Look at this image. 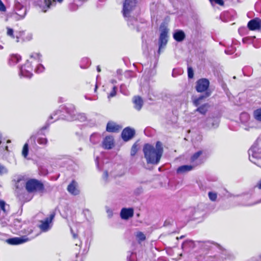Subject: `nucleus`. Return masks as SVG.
Here are the masks:
<instances>
[{"mask_svg":"<svg viewBox=\"0 0 261 261\" xmlns=\"http://www.w3.org/2000/svg\"><path fill=\"white\" fill-rule=\"evenodd\" d=\"M60 112H61L60 110L57 111V112H56V113L55 114L51 115L50 116L49 119H52L54 118V117H55V120H57L59 118V117H56V115H57L58 113H59Z\"/></svg>","mask_w":261,"mask_h":261,"instance_id":"a18cd8bd","label":"nucleus"},{"mask_svg":"<svg viewBox=\"0 0 261 261\" xmlns=\"http://www.w3.org/2000/svg\"><path fill=\"white\" fill-rule=\"evenodd\" d=\"M225 53H226V54H231V53H228V50H226L225 51Z\"/></svg>","mask_w":261,"mask_h":261,"instance_id":"680f3d73","label":"nucleus"},{"mask_svg":"<svg viewBox=\"0 0 261 261\" xmlns=\"http://www.w3.org/2000/svg\"><path fill=\"white\" fill-rule=\"evenodd\" d=\"M260 202H261V199L259 201L255 202L254 204H256Z\"/></svg>","mask_w":261,"mask_h":261,"instance_id":"0e129e2a","label":"nucleus"},{"mask_svg":"<svg viewBox=\"0 0 261 261\" xmlns=\"http://www.w3.org/2000/svg\"><path fill=\"white\" fill-rule=\"evenodd\" d=\"M143 152L147 164H158L162 156L163 149L161 142L158 141L155 147L148 144L144 146Z\"/></svg>","mask_w":261,"mask_h":261,"instance_id":"f257e3e1","label":"nucleus"},{"mask_svg":"<svg viewBox=\"0 0 261 261\" xmlns=\"http://www.w3.org/2000/svg\"><path fill=\"white\" fill-rule=\"evenodd\" d=\"M253 115L256 120L261 122V108L255 110L253 112Z\"/></svg>","mask_w":261,"mask_h":261,"instance_id":"c85d7f7f","label":"nucleus"},{"mask_svg":"<svg viewBox=\"0 0 261 261\" xmlns=\"http://www.w3.org/2000/svg\"><path fill=\"white\" fill-rule=\"evenodd\" d=\"M65 111L67 114L66 116V119L68 121H72L76 119H79L83 121L86 119V117L84 114L76 115L74 107L72 105H68L64 107Z\"/></svg>","mask_w":261,"mask_h":261,"instance_id":"39448f33","label":"nucleus"},{"mask_svg":"<svg viewBox=\"0 0 261 261\" xmlns=\"http://www.w3.org/2000/svg\"><path fill=\"white\" fill-rule=\"evenodd\" d=\"M211 3L215 2V3L220 5L223 6L224 5V2L223 0H209Z\"/></svg>","mask_w":261,"mask_h":261,"instance_id":"37998d69","label":"nucleus"},{"mask_svg":"<svg viewBox=\"0 0 261 261\" xmlns=\"http://www.w3.org/2000/svg\"><path fill=\"white\" fill-rule=\"evenodd\" d=\"M188 77L189 79H192L193 77L194 73H193V70L191 67H188Z\"/></svg>","mask_w":261,"mask_h":261,"instance_id":"a19ab883","label":"nucleus"},{"mask_svg":"<svg viewBox=\"0 0 261 261\" xmlns=\"http://www.w3.org/2000/svg\"><path fill=\"white\" fill-rule=\"evenodd\" d=\"M195 167L193 165H185L179 166L176 170L178 174H185L192 171Z\"/></svg>","mask_w":261,"mask_h":261,"instance_id":"f3484780","label":"nucleus"},{"mask_svg":"<svg viewBox=\"0 0 261 261\" xmlns=\"http://www.w3.org/2000/svg\"><path fill=\"white\" fill-rule=\"evenodd\" d=\"M30 63L32 64L33 62L36 63H40L42 62L41 55L39 53H34L30 55Z\"/></svg>","mask_w":261,"mask_h":261,"instance_id":"b1692460","label":"nucleus"},{"mask_svg":"<svg viewBox=\"0 0 261 261\" xmlns=\"http://www.w3.org/2000/svg\"><path fill=\"white\" fill-rule=\"evenodd\" d=\"M136 237L139 241H143L146 239L145 236L142 232H137Z\"/></svg>","mask_w":261,"mask_h":261,"instance_id":"c9c22d12","label":"nucleus"},{"mask_svg":"<svg viewBox=\"0 0 261 261\" xmlns=\"http://www.w3.org/2000/svg\"><path fill=\"white\" fill-rule=\"evenodd\" d=\"M114 146V139L112 137H106L103 141L102 146L105 149H111Z\"/></svg>","mask_w":261,"mask_h":261,"instance_id":"a211bd4d","label":"nucleus"},{"mask_svg":"<svg viewBox=\"0 0 261 261\" xmlns=\"http://www.w3.org/2000/svg\"><path fill=\"white\" fill-rule=\"evenodd\" d=\"M67 191L71 194L76 195L79 194V191L77 188V183L74 180L68 186Z\"/></svg>","mask_w":261,"mask_h":261,"instance_id":"aec40b11","label":"nucleus"},{"mask_svg":"<svg viewBox=\"0 0 261 261\" xmlns=\"http://www.w3.org/2000/svg\"><path fill=\"white\" fill-rule=\"evenodd\" d=\"M37 141L40 144L45 145L47 142V140L45 138H39L38 139Z\"/></svg>","mask_w":261,"mask_h":261,"instance_id":"58836bf2","label":"nucleus"},{"mask_svg":"<svg viewBox=\"0 0 261 261\" xmlns=\"http://www.w3.org/2000/svg\"><path fill=\"white\" fill-rule=\"evenodd\" d=\"M116 89H117V87L116 86H114L113 87L112 90L111 91V92L110 93L109 95H108L109 98H110L111 97H113L116 95Z\"/></svg>","mask_w":261,"mask_h":261,"instance_id":"ea45409f","label":"nucleus"},{"mask_svg":"<svg viewBox=\"0 0 261 261\" xmlns=\"http://www.w3.org/2000/svg\"><path fill=\"white\" fill-rule=\"evenodd\" d=\"M133 102L134 103V108L138 111H140L143 104L142 99L139 96H135L133 99Z\"/></svg>","mask_w":261,"mask_h":261,"instance_id":"4be33fe9","label":"nucleus"},{"mask_svg":"<svg viewBox=\"0 0 261 261\" xmlns=\"http://www.w3.org/2000/svg\"><path fill=\"white\" fill-rule=\"evenodd\" d=\"M0 223L3 227H5L7 225L8 220L5 218H0Z\"/></svg>","mask_w":261,"mask_h":261,"instance_id":"79ce46f5","label":"nucleus"},{"mask_svg":"<svg viewBox=\"0 0 261 261\" xmlns=\"http://www.w3.org/2000/svg\"><path fill=\"white\" fill-rule=\"evenodd\" d=\"M138 151L137 145L135 143L131 148L130 154L132 156H134L136 154Z\"/></svg>","mask_w":261,"mask_h":261,"instance_id":"e433bc0d","label":"nucleus"},{"mask_svg":"<svg viewBox=\"0 0 261 261\" xmlns=\"http://www.w3.org/2000/svg\"><path fill=\"white\" fill-rule=\"evenodd\" d=\"M219 122L217 120H214L213 123V126L214 127H217L218 126Z\"/></svg>","mask_w":261,"mask_h":261,"instance_id":"de8ad7c7","label":"nucleus"},{"mask_svg":"<svg viewBox=\"0 0 261 261\" xmlns=\"http://www.w3.org/2000/svg\"><path fill=\"white\" fill-rule=\"evenodd\" d=\"M204 244L207 249H211L212 245L216 246L218 247H219V245L217 243H212L210 241H205L204 242Z\"/></svg>","mask_w":261,"mask_h":261,"instance_id":"f704fd0d","label":"nucleus"},{"mask_svg":"<svg viewBox=\"0 0 261 261\" xmlns=\"http://www.w3.org/2000/svg\"><path fill=\"white\" fill-rule=\"evenodd\" d=\"M73 237L74 238H76V234H75V233H73Z\"/></svg>","mask_w":261,"mask_h":261,"instance_id":"052dcab7","label":"nucleus"},{"mask_svg":"<svg viewBox=\"0 0 261 261\" xmlns=\"http://www.w3.org/2000/svg\"><path fill=\"white\" fill-rule=\"evenodd\" d=\"M97 70L98 72H100L101 71L100 68L99 66L97 67Z\"/></svg>","mask_w":261,"mask_h":261,"instance_id":"13d9d810","label":"nucleus"},{"mask_svg":"<svg viewBox=\"0 0 261 261\" xmlns=\"http://www.w3.org/2000/svg\"><path fill=\"white\" fill-rule=\"evenodd\" d=\"M133 255V253H131L129 257L128 256H127V258L128 261H132V260L130 259V255Z\"/></svg>","mask_w":261,"mask_h":261,"instance_id":"864d4df0","label":"nucleus"},{"mask_svg":"<svg viewBox=\"0 0 261 261\" xmlns=\"http://www.w3.org/2000/svg\"><path fill=\"white\" fill-rule=\"evenodd\" d=\"M35 138L33 136L31 137L30 139L28 140V142H35Z\"/></svg>","mask_w":261,"mask_h":261,"instance_id":"8fccbe9b","label":"nucleus"},{"mask_svg":"<svg viewBox=\"0 0 261 261\" xmlns=\"http://www.w3.org/2000/svg\"><path fill=\"white\" fill-rule=\"evenodd\" d=\"M15 222H19V221H18V220H16L15 221Z\"/></svg>","mask_w":261,"mask_h":261,"instance_id":"774afa93","label":"nucleus"},{"mask_svg":"<svg viewBox=\"0 0 261 261\" xmlns=\"http://www.w3.org/2000/svg\"><path fill=\"white\" fill-rule=\"evenodd\" d=\"M97 88V86L96 85V86H95V91H96Z\"/></svg>","mask_w":261,"mask_h":261,"instance_id":"69168bd1","label":"nucleus"},{"mask_svg":"<svg viewBox=\"0 0 261 261\" xmlns=\"http://www.w3.org/2000/svg\"><path fill=\"white\" fill-rule=\"evenodd\" d=\"M19 41V37L18 36H16V42H18Z\"/></svg>","mask_w":261,"mask_h":261,"instance_id":"6e6d98bb","label":"nucleus"},{"mask_svg":"<svg viewBox=\"0 0 261 261\" xmlns=\"http://www.w3.org/2000/svg\"><path fill=\"white\" fill-rule=\"evenodd\" d=\"M38 64L37 65L35 71L37 73H41L44 71L45 68L43 65L40 63H38Z\"/></svg>","mask_w":261,"mask_h":261,"instance_id":"72a5a7b5","label":"nucleus"},{"mask_svg":"<svg viewBox=\"0 0 261 261\" xmlns=\"http://www.w3.org/2000/svg\"><path fill=\"white\" fill-rule=\"evenodd\" d=\"M194 247V242L192 240H187L182 244V248L183 249L187 248H193Z\"/></svg>","mask_w":261,"mask_h":261,"instance_id":"a878e982","label":"nucleus"},{"mask_svg":"<svg viewBox=\"0 0 261 261\" xmlns=\"http://www.w3.org/2000/svg\"><path fill=\"white\" fill-rule=\"evenodd\" d=\"M256 187H257L258 189H261V179L259 180Z\"/></svg>","mask_w":261,"mask_h":261,"instance_id":"3c124183","label":"nucleus"},{"mask_svg":"<svg viewBox=\"0 0 261 261\" xmlns=\"http://www.w3.org/2000/svg\"><path fill=\"white\" fill-rule=\"evenodd\" d=\"M29 152V145L28 143H26L24 144L22 150V155L23 156H24L25 158H27V156L28 155Z\"/></svg>","mask_w":261,"mask_h":261,"instance_id":"7c9ffc66","label":"nucleus"},{"mask_svg":"<svg viewBox=\"0 0 261 261\" xmlns=\"http://www.w3.org/2000/svg\"><path fill=\"white\" fill-rule=\"evenodd\" d=\"M56 0H37L35 2V5L43 12H46L52 6L56 4Z\"/></svg>","mask_w":261,"mask_h":261,"instance_id":"9d476101","label":"nucleus"},{"mask_svg":"<svg viewBox=\"0 0 261 261\" xmlns=\"http://www.w3.org/2000/svg\"><path fill=\"white\" fill-rule=\"evenodd\" d=\"M136 0H125L123 6V15L127 19L128 26L132 29L139 31L138 22L135 17H130V13L136 6Z\"/></svg>","mask_w":261,"mask_h":261,"instance_id":"f03ea898","label":"nucleus"},{"mask_svg":"<svg viewBox=\"0 0 261 261\" xmlns=\"http://www.w3.org/2000/svg\"><path fill=\"white\" fill-rule=\"evenodd\" d=\"M6 10V8L4 4L3 3L1 0H0V11L1 12H5Z\"/></svg>","mask_w":261,"mask_h":261,"instance_id":"c03bdc74","label":"nucleus"},{"mask_svg":"<svg viewBox=\"0 0 261 261\" xmlns=\"http://www.w3.org/2000/svg\"><path fill=\"white\" fill-rule=\"evenodd\" d=\"M55 214L53 213L50 214L49 217L45 218L44 221H42L41 224L39 226L40 228L43 231H46L48 230L50 227V224L54 218Z\"/></svg>","mask_w":261,"mask_h":261,"instance_id":"f8f14e48","label":"nucleus"},{"mask_svg":"<svg viewBox=\"0 0 261 261\" xmlns=\"http://www.w3.org/2000/svg\"><path fill=\"white\" fill-rule=\"evenodd\" d=\"M7 34L8 36L11 37L12 38L14 39L15 36L14 35V31L12 29L10 28L9 27L7 28Z\"/></svg>","mask_w":261,"mask_h":261,"instance_id":"4c0bfd02","label":"nucleus"},{"mask_svg":"<svg viewBox=\"0 0 261 261\" xmlns=\"http://www.w3.org/2000/svg\"><path fill=\"white\" fill-rule=\"evenodd\" d=\"M121 128V127L119 125L114 122L110 121L107 123L106 130L108 132L115 133L118 132Z\"/></svg>","mask_w":261,"mask_h":261,"instance_id":"6ab92c4d","label":"nucleus"},{"mask_svg":"<svg viewBox=\"0 0 261 261\" xmlns=\"http://www.w3.org/2000/svg\"><path fill=\"white\" fill-rule=\"evenodd\" d=\"M8 173V169L4 165L0 163V175L7 174Z\"/></svg>","mask_w":261,"mask_h":261,"instance_id":"473e14b6","label":"nucleus"},{"mask_svg":"<svg viewBox=\"0 0 261 261\" xmlns=\"http://www.w3.org/2000/svg\"><path fill=\"white\" fill-rule=\"evenodd\" d=\"M210 82L206 79H201L197 81L196 85L197 91L198 92H205V93L203 95L200 96L194 100L193 103L196 107L198 106L200 104L201 100L210 96L211 93L207 91Z\"/></svg>","mask_w":261,"mask_h":261,"instance_id":"20e7f679","label":"nucleus"},{"mask_svg":"<svg viewBox=\"0 0 261 261\" xmlns=\"http://www.w3.org/2000/svg\"><path fill=\"white\" fill-rule=\"evenodd\" d=\"M204 151L199 150L193 153L190 158V163L195 167L202 164L204 162Z\"/></svg>","mask_w":261,"mask_h":261,"instance_id":"1a4fd4ad","label":"nucleus"},{"mask_svg":"<svg viewBox=\"0 0 261 261\" xmlns=\"http://www.w3.org/2000/svg\"><path fill=\"white\" fill-rule=\"evenodd\" d=\"M168 30L166 28L161 29V34L159 39V49L158 51V54L160 55L163 49L165 48L168 42Z\"/></svg>","mask_w":261,"mask_h":261,"instance_id":"423d86ee","label":"nucleus"},{"mask_svg":"<svg viewBox=\"0 0 261 261\" xmlns=\"http://www.w3.org/2000/svg\"><path fill=\"white\" fill-rule=\"evenodd\" d=\"M43 188V185L36 179H30L25 182V188L29 192L41 191Z\"/></svg>","mask_w":261,"mask_h":261,"instance_id":"0eeeda50","label":"nucleus"},{"mask_svg":"<svg viewBox=\"0 0 261 261\" xmlns=\"http://www.w3.org/2000/svg\"><path fill=\"white\" fill-rule=\"evenodd\" d=\"M185 37V34L182 30H177L173 34V38L177 42L183 41Z\"/></svg>","mask_w":261,"mask_h":261,"instance_id":"412c9836","label":"nucleus"},{"mask_svg":"<svg viewBox=\"0 0 261 261\" xmlns=\"http://www.w3.org/2000/svg\"><path fill=\"white\" fill-rule=\"evenodd\" d=\"M208 108V105L207 103H205L198 108L196 110V112H198L201 114L204 115L207 111V109Z\"/></svg>","mask_w":261,"mask_h":261,"instance_id":"bb28decb","label":"nucleus"},{"mask_svg":"<svg viewBox=\"0 0 261 261\" xmlns=\"http://www.w3.org/2000/svg\"><path fill=\"white\" fill-rule=\"evenodd\" d=\"M108 177V173L107 171H105L103 174V178L107 180Z\"/></svg>","mask_w":261,"mask_h":261,"instance_id":"49530a36","label":"nucleus"},{"mask_svg":"<svg viewBox=\"0 0 261 261\" xmlns=\"http://www.w3.org/2000/svg\"><path fill=\"white\" fill-rule=\"evenodd\" d=\"M59 3L62 2L63 0H57Z\"/></svg>","mask_w":261,"mask_h":261,"instance_id":"e2e57ef3","label":"nucleus"},{"mask_svg":"<svg viewBox=\"0 0 261 261\" xmlns=\"http://www.w3.org/2000/svg\"><path fill=\"white\" fill-rule=\"evenodd\" d=\"M208 197L212 201H215L217 198V194L216 192L210 191L208 193Z\"/></svg>","mask_w":261,"mask_h":261,"instance_id":"2f4dec72","label":"nucleus"},{"mask_svg":"<svg viewBox=\"0 0 261 261\" xmlns=\"http://www.w3.org/2000/svg\"><path fill=\"white\" fill-rule=\"evenodd\" d=\"M24 185H25V182L23 178L21 176H18L16 179V188L17 189H21L23 188Z\"/></svg>","mask_w":261,"mask_h":261,"instance_id":"393cba45","label":"nucleus"},{"mask_svg":"<svg viewBox=\"0 0 261 261\" xmlns=\"http://www.w3.org/2000/svg\"><path fill=\"white\" fill-rule=\"evenodd\" d=\"M100 136L97 134H93L90 138V142L93 144H97L100 141Z\"/></svg>","mask_w":261,"mask_h":261,"instance_id":"cd10ccee","label":"nucleus"},{"mask_svg":"<svg viewBox=\"0 0 261 261\" xmlns=\"http://www.w3.org/2000/svg\"><path fill=\"white\" fill-rule=\"evenodd\" d=\"M260 153L261 147L259 146V142L257 140L248 150L250 161L256 164L253 159L258 158Z\"/></svg>","mask_w":261,"mask_h":261,"instance_id":"6e6552de","label":"nucleus"},{"mask_svg":"<svg viewBox=\"0 0 261 261\" xmlns=\"http://www.w3.org/2000/svg\"><path fill=\"white\" fill-rule=\"evenodd\" d=\"M245 116L248 117V115L246 113H244L241 114V117Z\"/></svg>","mask_w":261,"mask_h":261,"instance_id":"5fc2aeb1","label":"nucleus"},{"mask_svg":"<svg viewBox=\"0 0 261 261\" xmlns=\"http://www.w3.org/2000/svg\"><path fill=\"white\" fill-rule=\"evenodd\" d=\"M123 88V85H122L120 86V91H121V92H122Z\"/></svg>","mask_w":261,"mask_h":261,"instance_id":"4d7b16f0","label":"nucleus"},{"mask_svg":"<svg viewBox=\"0 0 261 261\" xmlns=\"http://www.w3.org/2000/svg\"><path fill=\"white\" fill-rule=\"evenodd\" d=\"M116 81L115 80H111V83L113 84H115L116 83Z\"/></svg>","mask_w":261,"mask_h":261,"instance_id":"603ef678","label":"nucleus"},{"mask_svg":"<svg viewBox=\"0 0 261 261\" xmlns=\"http://www.w3.org/2000/svg\"><path fill=\"white\" fill-rule=\"evenodd\" d=\"M184 237V236H181V237H180V239H182Z\"/></svg>","mask_w":261,"mask_h":261,"instance_id":"338daca9","label":"nucleus"},{"mask_svg":"<svg viewBox=\"0 0 261 261\" xmlns=\"http://www.w3.org/2000/svg\"><path fill=\"white\" fill-rule=\"evenodd\" d=\"M194 210L195 211V213H196V210L195 209H194ZM193 216H194L195 217H199V216L196 215V213L193 214Z\"/></svg>","mask_w":261,"mask_h":261,"instance_id":"bf43d9fd","label":"nucleus"},{"mask_svg":"<svg viewBox=\"0 0 261 261\" xmlns=\"http://www.w3.org/2000/svg\"><path fill=\"white\" fill-rule=\"evenodd\" d=\"M7 204L4 200H0V209L3 211L4 214H7L8 210L6 208Z\"/></svg>","mask_w":261,"mask_h":261,"instance_id":"c756f323","label":"nucleus"},{"mask_svg":"<svg viewBox=\"0 0 261 261\" xmlns=\"http://www.w3.org/2000/svg\"><path fill=\"white\" fill-rule=\"evenodd\" d=\"M21 57L18 54H13L10 56L9 60L10 65L13 66L18 63L21 60Z\"/></svg>","mask_w":261,"mask_h":261,"instance_id":"5701e85b","label":"nucleus"},{"mask_svg":"<svg viewBox=\"0 0 261 261\" xmlns=\"http://www.w3.org/2000/svg\"><path fill=\"white\" fill-rule=\"evenodd\" d=\"M135 134V129L129 127H127L123 130L121 133V137L124 141H128L133 138Z\"/></svg>","mask_w":261,"mask_h":261,"instance_id":"4468645a","label":"nucleus"},{"mask_svg":"<svg viewBox=\"0 0 261 261\" xmlns=\"http://www.w3.org/2000/svg\"><path fill=\"white\" fill-rule=\"evenodd\" d=\"M30 0H15L14 6V18L16 20L24 19L27 14V6Z\"/></svg>","mask_w":261,"mask_h":261,"instance_id":"7ed1b4c3","label":"nucleus"},{"mask_svg":"<svg viewBox=\"0 0 261 261\" xmlns=\"http://www.w3.org/2000/svg\"><path fill=\"white\" fill-rule=\"evenodd\" d=\"M32 71V64L29 60H27L26 63L20 67L19 75L25 77L30 78L33 75Z\"/></svg>","mask_w":261,"mask_h":261,"instance_id":"9b49d317","label":"nucleus"},{"mask_svg":"<svg viewBox=\"0 0 261 261\" xmlns=\"http://www.w3.org/2000/svg\"><path fill=\"white\" fill-rule=\"evenodd\" d=\"M134 215L133 208H123L120 212V216L122 219L127 220Z\"/></svg>","mask_w":261,"mask_h":261,"instance_id":"dca6fc26","label":"nucleus"},{"mask_svg":"<svg viewBox=\"0 0 261 261\" xmlns=\"http://www.w3.org/2000/svg\"><path fill=\"white\" fill-rule=\"evenodd\" d=\"M250 30L255 31L261 28V19L256 18L250 20L247 24Z\"/></svg>","mask_w":261,"mask_h":261,"instance_id":"2eb2a0df","label":"nucleus"},{"mask_svg":"<svg viewBox=\"0 0 261 261\" xmlns=\"http://www.w3.org/2000/svg\"><path fill=\"white\" fill-rule=\"evenodd\" d=\"M30 240L28 237L24 236L20 237H14L8 239L6 242L10 245H17L23 244Z\"/></svg>","mask_w":261,"mask_h":261,"instance_id":"ddd939ff","label":"nucleus"},{"mask_svg":"<svg viewBox=\"0 0 261 261\" xmlns=\"http://www.w3.org/2000/svg\"><path fill=\"white\" fill-rule=\"evenodd\" d=\"M107 213L108 214V216H109V217H111V216H112V211H111V210H110V209H108V210H107Z\"/></svg>","mask_w":261,"mask_h":261,"instance_id":"09e8293b","label":"nucleus"}]
</instances>
